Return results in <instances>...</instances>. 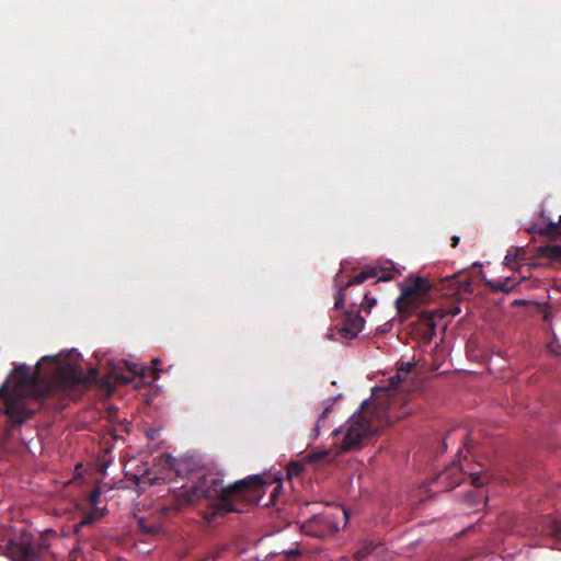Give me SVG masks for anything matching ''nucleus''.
I'll use <instances>...</instances> for the list:
<instances>
[{
    "label": "nucleus",
    "mask_w": 561,
    "mask_h": 561,
    "mask_svg": "<svg viewBox=\"0 0 561 561\" xmlns=\"http://www.w3.org/2000/svg\"><path fill=\"white\" fill-rule=\"evenodd\" d=\"M49 359L54 370L49 379H45L41 363L34 368L25 364L18 365L10 378L11 392L5 398L7 427L3 432L4 440H9L12 430L22 426L33 417L38 408H31L27 399L44 401L58 399L64 401L79 385L87 381L82 369L71 363L61 364L57 356H45L42 360Z\"/></svg>",
    "instance_id": "obj_1"
},
{
    "label": "nucleus",
    "mask_w": 561,
    "mask_h": 561,
    "mask_svg": "<svg viewBox=\"0 0 561 561\" xmlns=\"http://www.w3.org/2000/svg\"><path fill=\"white\" fill-rule=\"evenodd\" d=\"M264 484L259 476L225 484L224 479L217 474H203L191 486L174 492L161 506V511L169 514L207 500L211 505L205 517L211 522L219 515L241 513L240 505L256 502Z\"/></svg>",
    "instance_id": "obj_2"
},
{
    "label": "nucleus",
    "mask_w": 561,
    "mask_h": 561,
    "mask_svg": "<svg viewBox=\"0 0 561 561\" xmlns=\"http://www.w3.org/2000/svg\"><path fill=\"white\" fill-rule=\"evenodd\" d=\"M392 409L393 403L388 405L387 402L365 400L359 411L354 413L342 427L334 431V436L342 435L340 449L350 451L360 448L367 438L381 430L383 421L389 419Z\"/></svg>",
    "instance_id": "obj_3"
},
{
    "label": "nucleus",
    "mask_w": 561,
    "mask_h": 561,
    "mask_svg": "<svg viewBox=\"0 0 561 561\" xmlns=\"http://www.w3.org/2000/svg\"><path fill=\"white\" fill-rule=\"evenodd\" d=\"M347 522L348 515L344 508L328 507L321 513L313 514L302 525L301 530L306 535L316 538H325L333 536L340 530V518Z\"/></svg>",
    "instance_id": "obj_4"
},
{
    "label": "nucleus",
    "mask_w": 561,
    "mask_h": 561,
    "mask_svg": "<svg viewBox=\"0 0 561 561\" xmlns=\"http://www.w3.org/2000/svg\"><path fill=\"white\" fill-rule=\"evenodd\" d=\"M431 289L427 279L416 277L412 282L401 286V294L396 300V308L402 319L409 318L425 299Z\"/></svg>",
    "instance_id": "obj_5"
},
{
    "label": "nucleus",
    "mask_w": 561,
    "mask_h": 561,
    "mask_svg": "<svg viewBox=\"0 0 561 561\" xmlns=\"http://www.w3.org/2000/svg\"><path fill=\"white\" fill-rule=\"evenodd\" d=\"M370 278H376L377 282H388L392 279V274L379 266H368L344 284L339 283L340 276L337 275L335 278V284L336 286H339V290L335 295L334 309L340 310L344 307L346 299V290L350 287L363 284L364 282Z\"/></svg>",
    "instance_id": "obj_6"
},
{
    "label": "nucleus",
    "mask_w": 561,
    "mask_h": 561,
    "mask_svg": "<svg viewBox=\"0 0 561 561\" xmlns=\"http://www.w3.org/2000/svg\"><path fill=\"white\" fill-rule=\"evenodd\" d=\"M46 546L37 543L32 536L23 533L18 539H11L5 546V554L11 561H37Z\"/></svg>",
    "instance_id": "obj_7"
},
{
    "label": "nucleus",
    "mask_w": 561,
    "mask_h": 561,
    "mask_svg": "<svg viewBox=\"0 0 561 561\" xmlns=\"http://www.w3.org/2000/svg\"><path fill=\"white\" fill-rule=\"evenodd\" d=\"M365 324L364 318L359 311L346 312L344 314L343 324L340 329V333L343 337L355 339L358 333L363 330Z\"/></svg>",
    "instance_id": "obj_8"
},
{
    "label": "nucleus",
    "mask_w": 561,
    "mask_h": 561,
    "mask_svg": "<svg viewBox=\"0 0 561 561\" xmlns=\"http://www.w3.org/2000/svg\"><path fill=\"white\" fill-rule=\"evenodd\" d=\"M461 479L462 477L459 467L453 463L437 476L436 482L445 483V488L450 490L457 486Z\"/></svg>",
    "instance_id": "obj_9"
},
{
    "label": "nucleus",
    "mask_w": 561,
    "mask_h": 561,
    "mask_svg": "<svg viewBox=\"0 0 561 561\" xmlns=\"http://www.w3.org/2000/svg\"><path fill=\"white\" fill-rule=\"evenodd\" d=\"M527 231L531 234L538 233L540 236L548 237L550 239H556L561 236V216L559 218V222L550 221L546 226L534 225Z\"/></svg>",
    "instance_id": "obj_10"
},
{
    "label": "nucleus",
    "mask_w": 561,
    "mask_h": 561,
    "mask_svg": "<svg viewBox=\"0 0 561 561\" xmlns=\"http://www.w3.org/2000/svg\"><path fill=\"white\" fill-rule=\"evenodd\" d=\"M152 364L154 365L153 369H150L147 367H141L138 369V366L136 364L128 363V362L125 363V366H126V369L128 371L133 373L134 375H138L140 377H146V376H148L149 371H151L153 379H158L160 370L157 368V366L161 364V360L156 358L152 360Z\"/></svg>",
    "instance_id": "obj_11"
},
{
    "label": "nucleus",
    "mask_w": 561,
    "mask_h": 561,
    "mask_svg": "<svg viewBox=\"0 0 561 561\" xmlns=\"http://www.w3.org/2000/svg\"><path fill=\"white\" fill-rule=\"evenodd\" d=\"M527 252L524 248H517L514 250L507 251L504 263L505 265L514 268L515 264L526 261Z\"/></svg>",
    "instance_id": "obj_12"
},
{
    "label": "nucleus",
    "mask_w": 561,
    "mask_h": 561,
    "mask_svg": "<svg viewBox=\"0 0 561 561\" xmlns=\"http://www.w3.org/2000/svg\"><path fill=\"white\" fill-rule=\"evenodd\" d=\"M100 517L98 512H90L84 514L82 519L73 525V533L78 534L83 527L91 526Z\"/></svg>",
    "instance_id": "obj_13"
},
{
    "label": "nucleus",
    "mask_w": 561,
    "mask_h": 561,
    "mask_svg": "<svg viewBox=\"0 0 561 561\" xmlns=\"http://www.w3.org/2000/svg\"><path fill=\"white\" fill-rule=\"evenodd\" d=\"M539 253L549 260L559 261L561 260V247L560 245H546L539 248Z\"/></svg>",
    "instance_id": "obj_14"
},
{
    "label": "nucleus",
    "mask_w": 561,
    "mask_h": 561,
    "mask_svg": "<svg viewBox=\"0 0 561 561\" xmlns=\"http://www.w3.org/2000/svg\"><path fill=\"white\" fill-rule=\"evenodd\" d=\"M138 527L144 534L153 535L160 531L161 525L158 522H147L144 518L138 519Z\"/></svg>",
    "instance_id": "obj_15"
},
{
    "label": "nucleus",
    "mask_w": 561,
    "mask_h": 561,
    "mask_svg": "<svg viewBox=\"0 0 561 561\" xmlns=\"http://www.w3.org/2000/svg\"><path fill=\"white\" fill-rule=\"evenodd\" d=\"M485 284L493 291H503V293H508L515 286L514 284H511L510 278H506L504 280H497V282L486 280Z\"/></svg>",
    "instance_id": "obj_16"
},
{
    "label": "nucleus",
    "mask_w": 561,
    "mask_h": 561,
    "mask_svg": "<svg viewBox=\"0 0 561 561\" xmlns=\"http://www.w3.org/2000/svg\"><path fill=\"white\" fill-rule=\"evenodd\" d=\"M376 545L373 541H364L362 547L354 553L357 561L364 560L367 556L371 554Z\"/></svg>",
    "instance_id": "obj_17"
},
{
    "label": "nucleus",
    "mask_w": 561,
    "mask_h": 561,
    "mask_svg": "<svg viewBox=\"0 0 561 561\" xmlns=\"http://www.w3.org/2000/svg\"><path fill=\"white\" fill-rule=\"evenodd\" d=\"M547 535L561 538V525L556 519H550L548 525L542 528Z\"/></svg>",
    "instance_id": "obj_18"
},
{
    "label": "nucleus",
    "mask_w": 561,
    "mask_h": 561,
    "mask_svg": "<svg viewBox=\"0 0 561 561\" xmlns=\"http://www.w3.org/2000/svg\"><path fill=\"white\" fill-rule=\"evenodd\" d=\"M308 459H309V462H318V461L325 462L331 459V451L322 450V451L312 453L308 456Z\"/></svg>",
    "instance_id": "obj_19"
},
{
    "label": "nucleus",
    "mask_w": 561,
    "mask_h": 561,
    "mask_svg": "<svg viewBox=\"0 0 561 561\" xmlns=\"http://www.w3.org/2000/svg\"><path fill=\"white\" fill-rule=\"evenodd\" d=\"M470 479H471V484L474 485L476 488H481L484 484H486L489 481V477L481 472L471 473Z\"/></svg>",
    "instance_id": "obj_20"
},
{
    "label": "nucleus",
    "mask_w": 561,
    "mask_h": 561,
    "mask_svg": "<svg viewBox=\"0 0 561 561\" xmlns=\"http://www.w3.org/2000/svg\"><path fill=\"white\" fill-rule=\"evenodd\" d=\"M422 321L430 330V337L435 333L434 318L428 312H423L421 316Z\"/></svg>",
    "instance_id": "obj_21"
},
{
    "label": "nucleus",
    "mask_w": 561,
    "mask_h": 561,
    "mask_svg": "<svg viewBox=\"0 0 561 561\" xmlns=\"http://www.w3.org/2000/svg\"><path fill=\"white\" fill-rule=\"evenodd\" d=\"M376 305V299L369 297L368 294L364 295V299L360 302V308L366 312H370L371 308Z\"/></svg>",
    "instance_id": "obj_22"
},
{
    "label": "nucleus",
    "mask_w": 561,
    "mask_h": 561,
    "mask_svg": "<svg viewBox=\"0 0 561 561\" xmlns=\"http://www.w3.org/2000/svg\"><path fill=\"white\" fill-rule=\"evenodd\" d=\"M331 412V405L327 407L322 413L320 414L318 421H317V425L313 430L314 432V436L317 437L319 435V432H320V424L328 419L329 414Z\"/></svg>",
    "instance_id": "obj_23"
},
{
    "label": "nucleus",
    "mask_w": 561,
    "mask_h": 561,
    "mask_svg": "<svg viewBox=\"0 0 561 561\" xmlns=\"http://www.w3.org/2000/svg\"><path fill=\"white\" fill-rule=\"evenodd\" d=\"M403 379L401 377V375H397V376H393L389 379V387H388V391L391 390V391H394V390H399V389H402L401 387V383H402Z\"/></svg>",
    "instance_id": "obj_24"
},
{
    "label": "nucleus",
    "mask_w": 561,
    "mask_h": 561,
    "mask_svg": "<svg viewBox=\"0 0 561 561\" xmlns=\"http://www.w3.org/2000/svg\"><path fill=\"white\" fill-rule=\"evenodd\" d=\"M301 471H302V466L298 462H291L288 467L289 476H299Z\"/></svg>",
    "instance_id": "obj_25"
},
{
    "label": "nucleus",
    "mask_w": 561,
    "mask_h": 561,
    "mask_svg": "<svg viewBox=\"0 0 561 561\" xmlns=\"http://www.w3.org/2000/svg\"><path fill=\"white\" fill-rule=\"evenodd\" d=\"M100 495H101V492L99 490V488H95L93 490H91L90 494H89V501L92 505H95L100 499Z\"/></svg>",
    "instance_id": "obj_26"
},
{
    "label": "nucleus",
    "mask_w": 561,
    "mask_h": 561,
    "mask_svg": "<svg viewBox=\"0 0 561 561\" xmlns=\"http://www.w3.org/2000/svg\"><path fill=\"white\" fill-rule=\"evenodd\" d=\"M10 387V378H7V380L1 385L0 387V398H7V396L11 392L9 391Z\"/></svg>",
    "instance_id": "obj_27"
},
{
    "label": "nucleus",
    "mask_w": 561,
    "mask_h": 561,
    "mask_svg": "<svg viewBox=\"0 0 561 561\" xmlns=\"http://www.w3.org/2000/svg\"><path fill=\"white\" fill-rule=\"evenodd\" d=\"M115 380L119 383H129L131 379L122 374H117Z\"/></svg>",
    "instance_id": "obj_28"
},
{
    "label": "nucleus",
    "mask_w": 561,
    "mask_h": 561,
    "mask_svg": "<svg viewBox=\"0 0 561 561\" xmlns=\"http://www.w3.org/2000/svg\"><path fill=\"white\" fill-rule=\"evenodd\" d=\"M459 241H460V238L458 236H454L451 238V247L456 248L458 245Z\"/></svg>",
    "instance_id": "obj_29"
},
{
    "label": "nucleus",
    "mask_w": 561,
    "mask_h": 561,
    "mask_svg": "<svg viewBox=\"0 0 561 561\" xmlns=\"http://www.w3.org/2000/svg\"><path fill=\"white\" fill-rule=\"evenodd\" d=\"M455 279H456V275H453V276L446 278L449 286H454Z\"/></svg>",
    "instance_id": "obj_30"
},
{
    "label": "nucleus",
    "mask_w": 561,
    "mask_h": 561,
    "mask_svg": "<svg viewBox=\"0 0 561 561\" xmlns=\"http://www.w3.org/2000/svg\"><path fill=\"white\" fill-rule=\"evenodd\" d=\"M412 367H413V364H411V363H407V364H405V367H403L402 369H403L405 373H408V371H410V370H411V368H412Z\"/></svg>",
    "instance_id": "obj_31"
},
{
    "label": "nucleus",
    "mask_w": 561,
    "mask_h": 561,
    "mask_svg": "<svg viewBox=\"0 0 561 561\" xmlns=\"http://www.w3.org/2000/svg\"><path fill=\"white\" fill-rule=\"evenodd\" d=\"M163 457L167 458V462H169L172 459V457L170 455H164Z\"/></svg>",
    "instance_id": "obj_32"
},
{
    "label": "nucleus",
    "mask_w": 561,
    "mask_h": 561,
    "mask_svg": "<svg viewBox=\"0 0 561 561\" xmlns=\"http://www.w3.org/2000/svg\"><path fill=\"white\" fill-rule=\"evenodd\" d=\"M71 561H76V560H71Z\"/></svg>",
    "instance_id": "obj_33"
}]
</instances>
